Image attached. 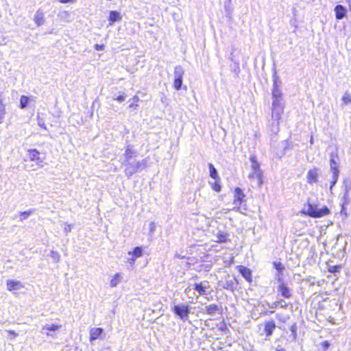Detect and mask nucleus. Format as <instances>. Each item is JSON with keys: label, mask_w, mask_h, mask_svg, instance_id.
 I'll return each mask as SVG.
<instances>
[{"label": "nucleus", "mask_w": 351, "mask_h": 351, "mask_svg": "<svg viewBox=\"0 0 351 351\" xmlns=\"http://www.w3.org/2000/svg\"><path fill=\"white\" fill-rule=\"evenodd\" d=\"M302 213L311 217L318 218L328 215L330 210L326 206L318 208L315 204L308 203L302 210Z\"/></svg>", "instance_id": "nucleus-1"}, {"label": "nucleus", "mask_w": 351, "mask_h": 351, "mask_svg": "<svg viewBox=\"0 0 351 351\" xmlns=\"http://www.w3.org/2000/svg\"><path fill=\"white\" fill-rule=\"evenodd\" d=\"M339 158L338 155L336 153H331L330 155V171L332 174V180L330 182V189L332 190V187L337 183L339 174Z\"/></svg>", "instance_id": "nucleus-2"}, {"label": "nucleus", "mask_w": 351, "mask_h": 351, "mask_svg": "<svg viewBox=\"0 0 351 351\" xmlns=\"http://www.w3.org/2000/svg\"><path fill=\"white\" fill-rule=\"evenodd\" d=\"M251 161V173L249 174V178L256 179L259 186L262 184L263 172L260 169V165L258 162L255 156H250Z\"/></svg>", "instance_id": "nucleus-3"}, {"label": "nucleus", "mask_w": 351, "mask_h": 351, "mask_svg": "<svg viewBox=\"0 0 351 351\" xmlns=\"http://www.w3.org/2000/svg\"><path fill=\"white\" fill-rule=\"evenodd\" d=\"M62 328L60 324H47L42 326L40 332L45 335L47 337H56V331L60 330Z\"/></svg>", "instance_id": "nucleus-4"}, {"label": "nucleus", "mask_w": 351, "mask_h": 351, "mask_svg": "<svg viewBox=\"0 0 351 351\" xmlns=\"http://www.w3.org/2000/svg\"><path fill=\"white\" fill-rule=\"evenodd\" d=\"M173 312L183 321H186L189 318V306L184 304L175 305L173 307Z\"/></svg>", "instance_id": "nucleus-5"}, {"label": "nucleus", "mask_w": 351, "mask_h": 351, "mask_svg": "<svg viewBox=\"0 0 351 351\" xmlns=\"http://www.w3.org/2000/svg\"><path fill=\"white\" fill-rule=\"evenodd\" d=\"M284 104L282 102L273 101L271 117L274 120L279 121L281 119L284 111Z\"/></svg>", "instance_id": "nucleus-6"}, {"label": "nucleus", "mask_w": 351, "mask_h": 351, "mask_svg": "<svg viewBox=\"0 0 351 351\" xmlns=\"http://www.w3.org/2000/svg\"><path fill=\"white\" fill-rule=\"evenodd\" d=\"M280 82H278V79L276 76H274V81L273 84V90H272V98L273 101H278L282 102V92L280 88Z\"/></svg>", "instance_id": "nucleus-7"}, {"label": "nucleus", "mask_w": 351, "mask_h": 351, "mask_svg": "<svg viewBox=\"0 0 351 351\" xmlns=\"http://www.w3.org/2000/svg\"><path fill=\"white\" fill-rule=\"evenodd\" d=\"M128 255L130 256L128 259V262L131 265H134L136 260L143 256L142 247H136L133 251L128 252Z\"/></svg>", "instance_id": "nucleus-8"}, {"label": "nucleus", "mask_w": 351, "mask_h": 351, "mask_svg": "<svg viewBox=\"0 0 351 351\" xmlns=\"http://www.w3.org/2000/svg\"><path fill=\"white\" fill-rule=\"evenodd\" d=\"M319 176V171L317 168L310 169L306 175L307 182L310 184L317 182Z\"/></svg>", "instance_id": "nucleus-9"}, {"label": "nucleus", "mask_w": 351, "mask_h": 351, "mask_svg": "<svg viewBox=\"0 0 351 351\" xmlns=\"http://www.w3.org/2000/svg\"><path fill=\"white\" fill-rule=\"evenodd\" d=\"M213 241L218 243H226L229 241L228 235L227 233L217 231L216 233H213Z\"/></svg>", "instance_id": "nucleus-10"}, {"label": "nucleus", "mask_w": 351, "mask_h": 351, "mask_svg": "<svg viewBox=\"0 0 351 351\" xmlns=\"http://www.w3.org/2000/svg\"><path fill=\"white\" fill-rule=\"evenodd\" d=\"M141 165V162L139 161H137V162H134V164H130V166L128 167L125 170V175L128 178H130V176H132L134 173H135L138 171V169H139Z\"/></svg>", "instance_id": "nucleus-11"}, {"label": "nucleus", "mask_w": 351, "mask_h": 351, "mask_svg": "<svg viewBox=\"0 0 351 351\" xmlns=\"http://www.w3.org/2000/svg\"><path fill=\"white\" fill-rule=\"evenodd\" d=\"M245 197L241 189L239 187L236 188L234 190V204L237 206H239Z\"/></svg>", "instance_id": "nucleus-12"}, {"label": "nucleus", "mask_w": 351, "mask_h": 351, "mask_svg": "<svg viewBox=\"0 0 351 351\" xmlns=\"http://www.w3.org/2000/svg\"><path fill=\"white\" fill-rule=\"evenodd\" d=\"M34 21L38 26L43 25L45 21V12L43 10L38 9L34 15Z\"/></svg>", "instance_id": "nucleus-13"}, {"label": "nucleus", "mask_w": 351, "mask_h": 351, "mask_svg": "<svg viewBox=\"0 0 351 351\" xmlns=\"http://www.w3.org/2000/svg\"><path fill=\"white\" fill-rule=\"evenodd\" d=\"M7 289L10 291L18 290L23 287V285L20 281L13 280H7Z\"/></svg>", "instance_id": "nucleus-14"}, {"label": "nucleus", "mask_w": 351, "mask_h": 351, "mask_svg": "<svg viewBox=\"0 0 351 351\" xmlns=\"http://www.w3.org/2000/svg\"><path fill=\"white\" fill-rule=\"evenodd\" d=\"M122 19L121 13L117 11H110L109 15L108 26H112L115 22L120 21Z\"/></svg>", "instance_id": "nucleus-15"}, {"label": "nucleus", "mask_w": 351, "mask_h": 351, "mask_svg": "<svg viewBox=\"0 0 351 351\" xmlns=\"http://www.w3.org/2000/svg\"><path fill=\"white\" fill-rule=\"evenodd\" d=\"M335 12L337 19L341 20L346 16L347 10L343 5H338L335 8Z\"/></svg>", "instance_id": "nucleus-16"}, {"label": "nucleus", "mask_w": 351, "mask_h": 351, "mask_svg": "<svg viewBox=\"0 0 351 351\" xmlns=\"http://www.w3.org/2000/svg\"><path fill=\"white\" fill-rule=\"evenodd\" d=\"M123 280V274L121 273L114 274L110 282V286L112 288L116 287Z\"/></svg>", "instance_id": "nucleus-17"}, {"label": "nucleus", "mask_w": 351, "mask_h": 351, "mask_svg": "<svg viewBox=\"0 0 351 351\" xmlns=\"http://www.w3.org/2000/svg\"><path fill=\"white\" fill-rule=\"evenodd\" d=\"M238 269L241 275L248 281H252V273L250 269L244 267V266H239Z\"/></svg>", "instance_id": "nucleus-18"}, {"label": "nucleus", "mask_w": 351, "mask_h": 351, "mask_svg": "<svg viewBox=\"0 0 351 351\" xmlns=\"http://www.w3.org/2000/svg\"><path fill=\"white\" fill-rule=\"evenodd\" d=\"M103 332L101 328H93L90 330V341H93L99 338Z\"/></svg>", "instance_id": "nucleus-19"}, {"label": "nucleus", "mask_w": 351, "mask_h": 351, "mask_svg": "<svg viewBox=\"0 0 351 351\" xmlns=\"http://www.w3.org/2000/svg\"><path fill=\"white\" fill-rule=\"evenodd\" d=\"M276 328V324L274 321L268 322L265 325V332L267 337L271 335L273 330Z\"/></svg>", "instance_id": "nucleus-20"}, {"label": "nucleus", "mask_w": 351, "mask_h": 351, "mask_svg": "<svg viewBox=\"0 0 351 351\" xmlns=\"http://www.w3.org/2000/svg\"><path fill=\"white\" fill-rule=\"evenodd\" d=\"M278 291L285 298H289L291 295L290 289L284 284H282L279 286Z\"/></svg>", "instance_id": "nucleus-21"}, {"label": "nucleus", "mask_w": 351, "mask_h": 351, "mask_svg": "<svg viewBox=\"0 0 351 351\" xmlns=\"http://www.w3.org/2000/svg\"><path fill=\"white\" fill-rule=\"evenodd\" d=\"M184 71L181 66H176L174 69V79H182Z\"/></svg>", "instance_id": "nucleus-22"}, {"label": "nucleus", "mask_w": 351, "mask_h": 351, "mask_svg": "<svg viewBox=\"0 0 351 351\" xmlns=\"http://www.w3.org/2000/svg\"><path fill=\"white\" fill-rule=\"evenodd\" d=\"M194 289L200 295H204L208 289V287L201 282L199 284H195Z\"/></svg>", "instance_id": "nucleus-23"}, {"label": "nucleus", "mask_w": 351, "mask_h": 351, "mask_svg": "<svg viewBox=\"0 0 351 351\" xmlns=\"http://www.w3.org/2000/svg\"><path fill=\"white\" fill-rule=\"evenodd\" d=\"M218 311L219 308L216 304H210L205 307V311L208 315H214Z\"/></svg>", "instance_id": "nucleus-24"}, {"label": "nucleus", "mask_w": 351, "mask_h": 351, "mask_svg": "<svg viewBox=\"0 0 351 351\" xmlns=\"http://www.w3.org/2000/svg\"><path fill=\"white\" fill-rule=\"evenodd\" d=\"M40 153L36 149H32L29 152L28 157L32 160H39Z\"/></svg>", "instance_id": "nucleus-25"}, {"label": "nucleus", "mask_w": 351, "mask_h": 351, "mask_svg": "<svg viewBox=\"0 0 351 351\" xmlns=\"http://www.w3.org/2000/svg\"><path fill=\"white\" fill-rule=\"evenodd\" d=\"M124 156L127 159H130L135 156V152L128 145L125 149Z\"/></svg>", "instance_id": "nucleus-26"}, {"label": "nucleus", "mask_w": 351, "mask_h": 351, "mask_svg": "<svg viewBox=\"0 0 351 351\" xmlns=\"http://www.w3.org/2000/svg\"><path fill=\"white\" fill-rule=\"evenodd\" d=\"M29 97L25 95H23L21 97L20 99V108H25L27 107L28 102H29Z\"/></svg>", "instance_id": "nucleus-27"}, {"label": "nucleus", "mask_w": 351, "mask_h": 351, "mask_svg": "<svg viewBox=\"0 0 351 351\" xmlns=\"http://www.w3.org/2000/svg\"><path fill=\"white\" fill-rule=\"evenodd\" d=\"M210 176L214 180L219 179L216 169L212 164H209Z\"/></svg>", "instance_id": "nucleus-28"}, {"label": "nucleus", "mask_w": 351, "mask_h": 351, "mask_svg": "<svg viewBox=\"0 0 351 351\" xmlns=\"http://www.w3.org/2000/svg\"><path fill=\"white\" fill-rule=\"evenodd\" d=\"M341 100L343 104H350L351 103V95L348 93L346 92L343 95Z\"/></svg>", "instance_id": "nucleus-29"}, {"label": "nucleus", "mask_w": 351, "mask_h": 351, "mask_svg": "<svg viewBox=\"0 0 351 351\" xmlns=\"http://www.w3.org/2000/svg\"><path fill=\"white\" fill-rule=\"evenodd\" d=\"M218 179H216L214 180V182H210V184L211 185L213 189L217 192H219L221 191V186L219 184V182L217 180Z\"/></svg>", "instance_id": "nucleus-30"}, {"label": "nucleus", "mask_w": 351, "mask_h": 351, "mask_svg": "<svg viewBox=\"0 0 351 351\" xmlns=\"http://www.w3.org/2000/svg\"><path fill=\"white\" fill-rule=\"evenodd\" d=\"M50 257L55 263H58L60 261V254L58 252L51 250L50 252Z\"/></svg>", "instance_id": "nucleus-31"}, {"label": "nucleus", "mask_w": 351, "mask_h": 351, "mask_svg": "<svg viewBox=\"0 0 351 351\" xmlns=\"http://www.w3.org/2000/svg\"><path fill=\"white\" fill-rule=\"evenodd\" d=\"M32 213V210H27V211L21 213L20 221H23V220L26 219Z\"/></svg>", "instance_id": "nucleus-32"}, {"label": "nucleus", "mask_w": 351, "mask_h": 351, "mask_svg": "<svg viewBox=\"0 0 351 351\" xmlns=\"http://www.w3.org/2000/svg\"><path fill=\"white\" fill-rule=\"evenodd\" d=\"M182 84V79H174L173 87L177 90H180Z\"/></svg>", "instance_id": "nucleus-33"}, {"label": "nucleus", "mask_w": 351, "mask_h": 351, "mask_svg": "<svg viewBox=\"0 0 351 351\" xmlns=\"http://www.w3.org/2000/svg\"><path fill=\"white\" fill-rule=\"evenodd\" d=\"M6 332L8 334L9 339L10 340L14 339L19 335V334L17 332H16L14 330H6Z\"/></svg>", "instance_id": "nucleus-34"}, {"label": "nucleus", "mask_w": 351, "mask_h": 351, "mask_svg": "<svg viewBox=\"0 0 351 351\" xmlns=\"http://www.w3.org/2000/svg\"><path fill=\"white\" fill-rule=\"evenodd\" d=\"M274 266L278 271H282L284 269V267L281 263H274Z\"/></svg>", "instance_id": "nucleus-35"}, {"label": "nucleus", "mask_w": 351, "mask_h": 351, "mask_svg": "<svg viewBox=\"0 0 351 351\" xmlns=\"http://www.w3.org/2000/svg\"><path fill=\"white\" fill-rule=\"evenodd\" d=\"M125 98H126V95L123 94V95L118 96L114 99L119 102H122L125 99Z\"/></svg>", "instance_id": "nucleus-36"}, {"label": "nucleus", "mask_w": 351, "mask_h": 351, "mask_svg": "<svg viewBox=\"0 0 351 351\" xmlns=\"http://www.w3.org/2000/svg\"><path fill=\"white\" fill-rule=\"evenodd\" d=\"M95 49L97 50V51H103L104 49H105V46L104 45H98V44H96L95 45Z\"/></svg>", "instance_id": "nucleus-37"}, {"label": "nucleus", "mask_w": 351, "mask_h": 351, "mask_svg": "<svg viewBox=\"0 0 351 351\" xmlns=\"http://www.w3.org/2000/svg\"><path fill=\"white\" fill-rule=\"evenodd\" d=\"M322 346H323L324 351H326L327 349L329 348L330 344L328 341H324V342L322 343Z\"/></svg>", "instance_id": "nucleus-38"}, {"label": "nucleus", "mask_w": 351, "mask_h": 351, "mask_svg": "<svg viewBox=\"0 0 351 351\" xmlns=\"http://www.w3.org/2000/svg\"><path fill=\"white\" fill-rule=\"evenodd\" d=\"M72 227L69 224H66L64 230L66 233L70 232L71 231Z\"/></svg>", "instance_id": "nucleus-39"}, {"label": "nucleus", "mask_w": 351, "mask_h": 351, "mask_svg": "<svg viewBox=\"0 0 351 351\" xmlns=\"http://www.w3.org/2000/svg\"><path fill=\"white\" fill-rule=\"evenodd\" d=\"M61 3H75L76 0H58Z\"/></svg>", "instance_id": "nucleus-40"}, {"label": "nucleus", "mask_w": 351, "mask_h": 351, "mask_svg": "<svg viewBox=\"0 0 351 351\" xmlns=\"http://www.w3.org/2000/svg\"><path fill=\"white\" fill-rule=\"evenodd\" d=\"M38 123L39 126H40L41 128H43L45 130H47V127L43 120H39Z\"/></svg>", "instance_id": "nucleus-41"}, {"label": "nucleus", "mask_w": 351, "mask_h": 351, "mask_svg": "<svg viewBox=\"0 0 351 351\" xmlns=\"http://www.w3.org/2000/svg\"><path fill=\"white\" fill-rule=\"evenodd\" d=\"M138 105L136 103H135V101H133L132 104H130L129 108L136 110L138 108Z\"/></svg>", "instance_id": "nucleus-42"}, {"label": "nucleus", "mask_w": 351, "mask_h": 351, "mask_svg": "<svg viewBox=\"0 0 351 351\" xmlns=\"http://www.w3.org/2000/svg\"><path fill=\"white\" fill-rule=\"evenodd\" d=\"M350 189V187H346V193H345L344 196H343V198L345 199L346 202L347 200Z\"/></svg>", "instance_id": "nucleus-43"}, {"label": "nucleus", "mask_w": 351, "mask_h": 351, "mask_svg": "<svg viewBox=\"0 0 351 351\" xmlns=\"http://www.w3.org/2000/svg\"><path fill=\"white\" fill-rule=\"evenodd\" d=\"M149 229H150V232H152L155 230V223L154 222H152L149 224Z\"/></svg>", "instance_id": "nucleus-44"}, {"label": "nucleus", "mask_w": 351, "mask_h": 351, "mask_svg": "<svg viewBox=\"0 0 351 351\" xmlns=\"http://www.w3.org/2000/svg\"><path fill=\"white\" fill-rule=\"evenodd\" d=\"M132 101H135V103H137L140 100V98L138 97V96L137 95H134L133 97H132Z\"/></svg>", "instance_id": "nucleus-45"}, {"label": "nucleus", "mask_w": 351, "mask_h": 351, "mask_svg": "<svg viewBox=\"0 0 351 351\" xmlns=\"http://www.w3.org/2000/svg\"><path fill=\"white\" fill-rule=\"evenodd\" d=\"M61 14H64V15H66V16H68V15H69V12H66V11H64V12H62Z\"/></svg>", "instance_id": "nucleus-46"}, {"label": "nucleus", "mask_w": 351, "mask_h": 351, "mask_svg": "<svg viewBox=\"0 0 351 351\" xmlns=\"http://www.w3.org/2000/svg\"><path fill=\"white\" fill-rule=\"evenodd\" d=\"M310 143L311 144H313V136L311 137V139H310Z\"/></svg>", "instance_id": "nucleus-47"}, {"label": "nucleus", "mask_w": 351, "mask_h": 351, "mask_svg": "<svg viewBox=\"0 0 351 351\" xmlns=\"http://www.w3.org/2000/svg\"><path fill=\"white\" fill-rule=\"evenodd\" d=\"M276 351H285V350L280 349V350H277Z\"/></svg>", "instance_id": "nucleus-48"}]
</instances>
